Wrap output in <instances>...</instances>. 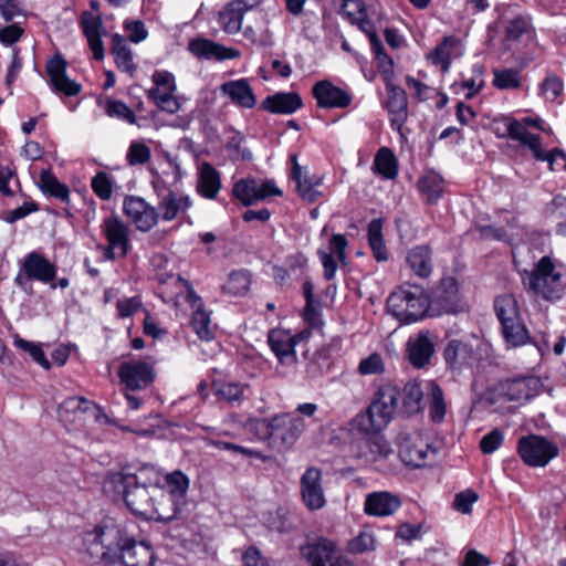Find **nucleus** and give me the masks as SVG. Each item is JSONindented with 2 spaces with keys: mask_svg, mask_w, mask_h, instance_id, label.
Returning <instances> with one entry per match:
<instances>
[{
  "mask_svg": "<svg viewBox=\"0 0 566 566\" xmlns=\"http://www.w3.org/2000/svg\"><path fill=\"white\" fill-rule=\"evenodd\" d=\"M160 481V473L154 465L143 464L135 472L130 467H125L109 473L105 488L119 496L134 515L146 518L153 512L154 489L158 488Z\"/></svg>",
  "mask_w": 566,
  "mask_h": 566,
  "instance_id": "obj_1",
  "label": "nucleus"
},
{
  "mask_svg": "<svg viewBox=\"0 0 566 566\" xmlns=\"http://www.w3.org/2000/svg\"><path fill=\"white\" fill-rule=\"evenodd\" d=\"M156 361L150 357L146 359L123 360L117 369L120 390L123 391L128 407L132 410L138 409L144 400L135 392L150 387L156 379Z\"/></svg>",
  "mask_w": 566,
  "mask_h": 566,
  "instance_id": "obj_2",
  "label": "nucleus"
},
{
  "mask_svg": "<svg viewBox=\"0 0 566 566\" xmlns=\"http://www.w3.org/2000/svg\"><path fill=\"white\" fill-rule=\"evenodd\" d=\"M400 389L391 384L379 387L367 410L356 418L359 431L378 433L391 421L398 406Z\"/></svg>",
  "mask_w": 566,
  "mask_h": 566,
  "instance_id": "obj_3",
  "label": "nucleus"
},
{
  "mask_svg": "<svg viewBox=\"0 0 566 566\" xmlns=\"http://www.w3.org/2000/svg\"><path fill=\"white\" fill-rule=\"evenodd\" d=\"M120 537L122 531L114 523L96 526L83 534V553L91 564L103 562L105 566H116Z\"/></svg>",
  "mask_w": 566,
  "mask_h": 566,
  "instance_id": "obj_4",
  "label": "nucleus"
},
{
  "mask_svg": "<svg viewBox=\"0 0 566 566\" xmlns=\"http://www.w3.org/2000/svg\"><path fill=\"white\" fill-rule=\"evenodd\" d=\"M390 313L402 324H410L431 314L429 294L422 286L405 283L387 298Z\"/></svg>",
  "mask_w": 566,
  "mask_h": 566,
  "instance_id": "obj_5",
  "label": "nucleus"
},
{
  "mask_svg": "<svg viewBox=\"0 0 566 566\" xmlns=\"http://www.w3.org/2000/svg\"><path fill=\"white\" fill-rule=\"evenodd\" d=\"M522 282L527 292L545 301L556 302L563 297L562 274L555 271V264L547 255L538 260L534 270L522 273Z\"/></svg>",
  "mask_w": 566,
  "mask_h": 566,
  "instance_id": "obj_6",
  "label": "nucleus"
},
{
  "mask_svg": "<svg viewBox=\"0 0 566 566\" xmlns=\"http://www.w3.org/2000/svg\"><path fill=\"white\" fill-rule=\"evenodd\" d=\"M305 430L301 417L281 413L272 417L270 447L284 452L291 449Z\"/></svg>",
  "mask_w": 566,
  "mask_h": 566,
  "instance_id": "obj_7",
  "label": "nucleus"
},
{
  "mask_svg": "<svg viewBox=\"0 0 566 566\" xmlns=\"http://www.w3.org/2000/svg\"><path fill=\"white\" fill-rule=\"evenodd\" d=\"M517 452L531 467H545L558 455V447L544 437L530 434L518 440Z\"/></svg>",
  "mask_w": 566,
  "mask_h": 566,
  "instance_id": "obj_8",
  "label": "nucleus"
},
{
  "mask_svg": "<svg viewBox=\"0 0 566 566\" xmlns=\"http://www.w3.org/2000/svg\"><path fill=\"white\" fill-rule=\"evenodd\" d=\"M300 551L311 566H354L350 560L338 555L334 542L323 537L301 546Z\"/></svg>",
  "mask_w": 566,
  "mask_h": 566,
  "instance_id": "obj_9",
  "label": "nucleus"
},
{
  "mask_svg": "<svg viewBox=\"0 0 566 566\" xmlns=\"http://www.w3.org/2000/svg\"><path fill=\"white\" fill-rule=\"evenodd\" d=\"M232 195L244 207L270 197L282 196V191L273 180H258L253 177L242 178L234 182Z\"/></svg>",
  "mask_w": 566,
  "mask_h": 566,
  "instance_id": "obj_10",
  "label": "nucleus"
},
{
  "mask_svg": "<svg viewBox=\"0 0 566 566\" xmlns=\"http://www.w3.org/2000/svg\"><path fill=\"white\" fill-rule=\"evenodd\" d=\"M436 450L419 432L401 433L399 436V457L401 461L412 468H421L427 464L429 454Z\"/></svg>",
  "mask_w": 566,
  "mask_h": 566,
  "instance_id": "obj_11",
  "label": "nucleus"
},
{
  "mask_svg": "<svg viewBox=\"0 0 566 566\" xmlns=\"http://www.w3.org/2000/svg\"><path fill=\"white\" fill-rule=\"evenodd\" d=\"M186 505V500H180L174 494L166 493L160 484H158V488L154 489V501L151 502L153 512L147 514L146 520H155L165 523L179 520L182 517Z\"/></svg>",
  "mask_w": 566,
  "mask_h": 566,
  "instance_id": "obj_12",
  "label": "nucleus"
},
{
  "mask_svg": "<svg viewBox=\"0 0 566 566\" xmlns=\"http://www.w3.org/2000/svg\"><path fill=\"white\" fill-rule=\"evenodd\" d=\"M123 211L140 232L150 231L158 223L160 217L157 208L137 196H127L124 199Z\"/></svg>",
  "mask_w": 566,
  "mask_h": 566,
  "instance_id": "obj_13",
  "label": "nucleus"
},
{
  "mask_svg": "<svg viewBox=\"0 0 566 566\" xmlns=\"http://www.w3.org/2000/svg\"><path fill=\"white\" fill-rule=\"evenodd\" d=\"M312 95L319 108H347L353 102L349 91L335 85L329 80L316 82L312 87Z\"/></svg>",
  "mask_w": 566,
  "mask_h": 566,
  "instance_id": "obj_14",
  "label": "nucleus"
},
{
  "mask_svg": "<svg viewBox=\"0 0 566 566\" xmlns=\"http://www.w3.org/2000/svg\"><path fill=\"white\" fill-rule=\"evenodd\" d=\"M300 492L304 505L311 511H317L325 506L326 499L322 485V471L310 467L301 476Z\"/></svg>",
  "mask_w": 566,
  "mask_h": 566,
  "instance_id": "obj_15",
  "label": "nucleus"
},
{
  "mask_svg": "<svg viewBox=\"0 0 566 566\" xmlns=\"http://www.w3.org/2000/svg\"><path fill=\"white\" fill-rule=\"evenodd\" d=\"M431 315L454 313L459 307L458 284L453 277L441 279L429 295Z\"/></svg>",
  "mask_w": 566,
  "mask_h": 566,
  "instance_id": "obj_16",
  "label": "nucleus"
},
{
  "mask_svg": "<svg viewBox=\"0 0 566 566\" xmlns=\"http://www.w3.org/2000/svg\"><path fill=\"white\" fill-rule=\"evenodd\" d=\"M155 553L148 544L120 537L116 566H154Z\"/></svg>",
  "mask_w": 566,
  "mask_h": 566,
  "instance_id": "obj_17",
  "label": "nucleus"
},
{
  "mask_svg": "<svg viewBox=\"0 0 566 566\" xmlns=\"http://www.w3.org/2000/svg\"><path fill=\"white\" fill-rule=\"evenodd\" d=\"M434 352L433 335L428 329L420 331L407 342V360L417 369L428 366Z\"/></svg>",
  "mask_w": 566,
  "mask_h": 566,
  "instance_id": "obj_18",
  "label": "nucleus"
},
{
  "mask_svg": "<svg viewBox=\"0 0 566 566\" xmlns=\"http://www.w3.org/2000/svg\"><path fill=\"white\" fill-rule=\"evenodd\" d=\"M388 99L385 108L390 115V125L401 134L402 126L408 119V96L406 91L394 84L391 78L385 80Z\"/></svg>",
  "mask_w": 566,
  "mask_h": 566,
  "instance_id": "obj_19",
  "label": "nucleus"
},
{
  "mask_svg": "<svg viewBox=\"0 0 566 566\" xmlns=\"http://www.w3.org/2000/svg\"><path fill=\"white\" fill-rule=\"evenodd\" d=\"M67 62L61 54H55L48 60L45 71L50 77V84L54 91L66 96H76L82 86L66 75Z\"/></svg>",
  "mask_w": 566,
  "mask_h": 566,
  "instance_id": "obj_20",
  "label": "nucleus"
},
{
  "mask_svg": "<svg viewBox=\"0 0 566 566\" xmlns=\"http://www.w3.org/2000/svg\"><path fill=\"white\" fill-rule=\"evenodd\" d=\"M442 357L448 369L453 373H461L472 366L475 353L470 343L463 339L452 338L446 344Z\"/></svg>",
  "mask_w": 566,
  "mask_h": 566,
  "instance_id": "obj_21",
  "label": "nucleus"
},
{
  "mask_svg": "<svg viewBox=\"0 0 566 566\" xmlns=\"http://www.w3.org/2000/svg\"><path fill=\"white\" fill-rule=\"evenodd\" d=\"M21 271L28 279L48 284L55 280L57 268L42 253L32 251L25 255Z\"/></svg>",
  "mask_w": 566,
  "mask_h": 566,
  "instance_id": "obj_22",
  "label": "nucleus"
},
{
  "mask_svg": "<svg viewBox=\"0 0 566 566\" xmlns=\"http://www.w3.org/2000/svg\"><path fill=\"white\" fill-rule=\"evenodd\" d=\"M107 243L117 247L118 256L125 259L130 248L129 228L117 216H108L101 226Z\"/></svg>",
  "mask_w": 566,
  "mask_h": 566,
  "instance_id": "obj_23",
  "label": "nucleus"
},
{
  "mask_svg": "<svg viewBox=\"0 0 566 566\" xmlns=\"http://www.w3.org/2000/svg\"><path fill=\"white\" fill-rule=\"evenodd\" d=\"M188 49L198 59L224 61L240 56L238 50L227 48L208 39H193L189 42Z\"/></svg>",
  "mask_w": 566,
  "mask_h": 566,
  "instance_id": "obj_24",
  "label": "nucleus"
},
{
  "mask_svg": "<svg viewBox=\"0 0 566 566\" xmlns=\"http://www.w3.org/2000/svg\"><path fill=\"white\" fill-rule=\"evenodd\" d=\"M269 345L281 364L292 365L296 361L295 345L301 335H291L282 329H273L269 333Z\"/></svg>",
  "mask_w": 566,
  "mask_h": 566,
  "instance_id": "obj_25",
  "label": "nucleus"
},
{
  "mask_svg": "<svg viewBox=\"0 0 566 566\" xmlns=\"http://www.w3.org/2000/svg\"><path fill=\"white\" fill-rule=\"evenodd\" d=\"M401 506L399 496L386 492H373L367 494L364 511L371 516H389L392 515Z\"/></svg>",
  "mask_w": 566,
  "mask_h": 566,
  "instance_id": "obj_26",
  "label": "nucleus"
},
{
  "mask_svg": "<svg viewBox=\"0 0 566 566\" xmlns=\"http://www.w3.org/2000/svg\"><path fill=\"white\" fill-rule=\"evenodd\" d=\"M538 380L534 377H523L506 380L501 384V395L507 401H527L536 394Z\"/></svg>",
  "mask_w": 566,
  "mask_h": 566,
  "instance_id": "obj_27",
  "label": "nucleus"
},
{
  "mask_svg": "<svg viewBox=\"0 0 566 566\" xmlns=\"http://www.w3.org/2000/svg\"><path fill=\"white\" fill-rule=\"evenodd\" d=\"M303 105L302 98L295 92H280L266 96L262 102V108L273 114L290 115L300 109Z\"/></svg>",
  "mask_w": 566,
  "mask_h": 566,
  "instance_id": "obj_28",
  "label": "nucleus"
},
{
  "mask_svg": "<svg viewBox=\"0 0 566 566\" xmlns=\"http://www.w3.org/2000/svg\"><path fill=\"white\" fill-rule=\"evenodd\" d=\"M493 132L499 138H510L520 142L531 135L525 125L510 115H497L492 120Z\"/></svg>",
  "mask_w": 566,
  "mask_h": 566,
  "instance_id": "obj_29",
  "label": "nucleus"
},
{
  "mask_svg": "<svg viewBox=\"0 0 566 566\" xmlns=\"http://www.w3.org/2000/svg\"><path fill=\"white\" fill-rule=\"evenodd\" d=\"M220 90L232 103L240 107L253 108L256 104V97L249 82L244 78L226 82L220 86Z\"/></svg>",
  "mask_w": 566,
  "mask_h": 566,
  "instance_id": "obj_30",
  "label": "nucleus"
},
{
  "mask_svg": "<svg viewBox=\"0 0 566 566\" xmlns=\"http://www.w3.org/2000/svg\"><path fill=\"white\" fill-rule=\"evenodd\" d=\"M291 160L293 165L291 177L296 182V188L300 196L308 202L316 201L321 196V192L316 189V187L322 184V179L303 175L302 167L297 163L296 154L291 156Z\"/></svg>",
  "mask_w": 566,
  "mask_h": 566,
  "instance_id": "obj_31",
  "label": "nucleus"
},
{
  "mask_svg": "<svg viewBox=\"0 0 566 566\" xmlns=\"http://www.w3.org/2000/svg\"><path fill=\"white\" fill-rule=\"evenodd\" d=\"M221 189L220 172L209 163L199 168L197 191L207 199H216Z\"/></svg>",
  "mask_w": 566,
  "mask_h": 566,
  "instance_id": "obj_32",
  "label": "nucleus"
},
{
  "mask_svg": "<svg viewBox=\"0 0 566 566\" xmlns=\"http://www.w3.org/2000/svg\"><path fill=\"white\" fill-rule=\"evenodd\" d=\"M191 206L188 196L178 195L172 190L161 196L158 208L161 211V218L165 221L175 220L181 212H186Z\"/></svg>",
  "mask_w": 566,
  "mask_h": 566,
  "instance_id": "obj_33",
  "label": "nucleus"
},
{
  "mask_svg": "<svg viewBox=\"0 0 566 566\" xmlns=\"http://www.w3.org/2000/svg\"><path fill=\"white\" fill-rule=\"evenodd\" d=\"M111 53L115 56V64L119 71L134 75L137 65L134 63L133 52L123 35L118 33L113 35Z\"/></svg>",
  "mask_w": 566,
  "mask_h": 566,
  "instance_id": "obj_34",
  "label": "nucleus"
},
{
  "mask_svg": "<svg viewBox=\"0 0 566 566\" xmlns=\"http://www.w3.org/2000/svg\"><path fill=\"white\" fill-rule=\"evenodd\" d=\"M407 263L419 277L426 279L432 272V252L427 245L412 248L407 255Z\"/></svg>",
  "mask_w": 566,
  "mask_h": 566,
  "instance_id": "obj_35",
  "label": "nucleus"
},
{
  "mask_svg": "<svg viewBox=\"0 0 566 566\" xmlns=\"http://www.w3.org/2000/svg\"><path fill=\"white\" fill-rule=\"evenodd\" d=\"M419 191L426 197L429 205L437 203L444 191V180L436 171H427L418 181Z\"/></svg>",
  "mask_w": 566,
  "mask_h": 566,
  "instance_id": "obj_36",
  "label": "nucleus"
},
{
  "mask_svg": "<svg viewBox=\"0 0 566 566\" xmlns=\"http://www.w3.org/2000/svg\"><path fill=\"white\" fill-rule=\"evenodd\" d=\"M384 220L381 218L373 219L368 224V244L377 262L388 260V251L382 237Z\"/></svg>",
  "mask_w": 566,
  "mask_h": 566,
  "instance_id": "obj_37",
  "label": "nucleus"
},
{
  "mask_svg": "<svg viewBox=\"0 0 566 566\" xmlns=\"http://www.w3.org/2000/svg\"><path fill=\"white\" fill-rule=\"evenodd\" d=\"M423 391L420 385L416 381H409L400 390L401 409L402 412L411 416L419 412L422 409Z\"/></svg>",
  "mask_w": 566,
  "mask_h": 566,
  "instance_id": "obj_38",
  "label": "nucleus"
},
{
  "mask_svg": "<svg viewBox=\"0 0 566 566\" xmlns=\"http://www.w3.org/2000/svg\"><path fill=\"white\" fill-rule=\"evenodd\" d=\"M460 40L453 35L444 36L443 41L429 54L432 64L441 65L442 72H448L453 56V50L458 48Z\"/></svg>",
  "mask_w": 566,
  "mask_h": 566,
  "instance_id": "obj_39",
  "label": "nucleus"
},
{
  "mask_svg": "<svg viewBox=\"0 0 566 566\" xmlns=\"http://www.w3.org/2000/svg\"><path fill=\"white\" fill-rule=\"evenodd\" d=\"M39 187L42 192L60 199L63 202L70 200V189L65 184H62L57 178L48 170H42L39 178Z\"/></svg>",
  "mask_w": 566,
  "mask_h": 566,
  "instance_id": "obj_40",
  "label": "nucleus"
},
{
  "mask_svg": "<svg viewBox=\"0 0 566 566\" xmlns=\"http://www.w3.org/2000/svg\"><path fill=\"white\" fill-rule=\"evenodd\" d=\"M374 167L385 179H395L398 176L397 158L392 150L387 147H382L377 151Z\"/></svg>",
  "mask_w": 566,
  "mask_h": 566,
  "instance_id": "obj_41",
  "label": "nucleus"
},
{
  "mask_svg": "<svg viewBox=\"0 0 566 566\" xmlns=\"http://www.w3.org/2000/svg\"><path fill=\"white\" fill-rule=\"evenodd\" d=\"M501 327L504 339L514 347L524 345L530 339L528 332L522 318L503 322L501 323Z\"/></svg>",
  "mask_w": 566,
  "mask_h": 566,
  "instance_id": "obj_42",
  "label": "nucleus"
},
{
  "mask_svg": "<svg viewBox=\"0 0 566 566\" xmlns=\"http://www.w3.org/2000/svg\"><path fill=\"white\" fill-rule=\"evenodd\" d=\"M95 408V405L83 397H69L59 405L57 413L61 420L72 421L71 415L75 417L77 412L86 413Z\"/></svg>",
  "mask_w": 566,
  "mask_h": 566,
  "instance_id": "obj_43",
  "label": "nucleus"
},
{
  "mask_svg": "<svg viewBox=\"0 0 566 566\" xmlns=\"http://www.w3.org/2000/svg\"><path fill=\"white\" fill-rule=\"evenodd\" d=\"M494 311L500 323L521 318L520 307L512 294H503L495 298Z\"/></svg>",
  "mask_w": 566,
  "mask_h": 566,
  "instance_id": "obj_44",
  "label": "nucleus"
},
{
  "mask_svg": "<svg viewBox=\"0 0 566 566\" xmlns=\"http://www.w3.org/2000/svg\"><path fill=\"white\" fill-rule=\"evenodd\" d=\"M212 389L218 399L232 403L242 399L244 385L237 381L214 380Z\"/></svg>",
  "mask_w": 566,
  "mask_h": 566,
  "instance_id": "obj_45",
  "label": "nucleus"
},
{
  "mask_svg": "<svg viewBox=\"0 0 566 566\" xmlns=\"http://www.w3.org/2000/svg\"><path fill=\"white\" fill-rule=\"evenodd\" d=\"M243 17L242 9H238L229 2L219 13V22L224 32L235 34L242 28Z\"/></svg>",
  "mask_w": 566,
  "mask_h": 566,
  "instance_id": "obj_46",
  "label": "nucleus"
},
{
  "mask_svg": "<svg viewBox=\"0 0 566 566\" xmlns=\"http://www.w3.org/2000/svg\"><path fill=\"white\" fill-rule=\"evenodd\" d=\"M251 284V273L248 270H238L230 273L223 291L233 296L244 295Z\"/></svg>",
  "mask_w": 566,
  "mask_h": 566,
  "instance_id": "obj_47",
  "label": "nucleus"
},
{
  "mask_svg": "<svg viewBox=\"0 0 566 566\" xmlns=\"http://www.w3.org/2000/svg\"><path fill=\"white\" fill-rule=\"evenodd\" d=\"M175 91H161L158 87H151L147 91L148 99L153 101L161 111L175 114L179 111L180 104L174 95Z\"/></svg>",
  "mask_w": 566,
  "mask_h": 566,
  "instance_id": "obj_48",
  "label": "nucleus"
},
{
  "mask_svg": "<svg viewBox=\"0 0 566 566\" xmlns=\"http://www.w3.org/2000/svg\"><path fill=\"white\" fill-rule=\"evenodd\" d=\"M331 346L322 347L315 352L313 358L307 364L306 373L311 377H317L329 370L332 365Z\"/></svg>",
  "mask_w": 566,
  "mask_h": 566,
  "instance_id": "obj_49",
  "label": "nucleus"
},
{
  "mask_svg": "<svg viewBox=\"0 0 566 566\" xmlns=\"http://www.w3.org/2000/svg\"><path fill=\"white\" fill-rule=\"evenodd\" d=\"M105 113L112 118H117L128 124H136L137 117L134 111L123 101L107 98L105 103Z\"/></svg>",
  "mask_w": 566,
  "mask_h": 566,
  "instance_id": "obj_50",
  "label": "nucleus"
},
{
  "mask_svg": "<svg viewBox=\"0 0 566 566\" xmlns=\"http://www.w3.org/2000/svg\"><path fill=\"white\" fill-rule=\"evenodd\" d=\"M165 481L168 488L166 493L174 494L180 500H186L187 491L189 489V479L182 471L176 470L168 473L165 476Z\"/></svg>",
  "mask_w": 566,
  "mask_h": 566,
  "instance_id": "obj_51",
  "label": "nucleus"
},
{
  "mask_svg": "<svg viewBox=\"0 0 566 566\" xmlns=\"http://www.w3.org/2000/svg\"><path fill=\"white\" fill-rule=\"evenodd\" d=\"M93 192L103 201L113 196L114 182L106 171H98L91 180Z\"/></svg>",
  "mask_w": 566,
  "mask_h": 566,
  "instance_id": "obj_52",
  "label": "nucleus"
},
{
  "mask_svg": "<svg viewBox=\"0 0 566 566\" xmlns=\"http://www.w3.org/2000/svg\"><path fill=\"white\" fill-rule=\"evenodd\" d=\"M14 345L21 350L28 353L30 357L44 369H50L51 363L44 355L43 349L36 343L21 338L20 336L14 337Z\"/></svg>",
  "mask_w": 566,
  "mask_h": 566,
  "instance_id": "obj_53",
  "label": "nucleus"
},
{
  "mask_svg": "<svg viewBox=\"0 0 566 566\" xmlns=\"http://www.w3.org/2000/svg\"><path fill=\"white\" fill-rule=\"evenodd\" d=\"M151 158L150 148L142 142L133 140L126 153V161L129 166L147 164Z\"/></svg>",
  "mask_w": 566,
  "mask_h": 566,
  "instance_id": "obj_54",
  "label": "nucleus"
},
{
  "mask_svg": "<svg viewBox=\"0 0 566 566\" xmlns=\"http://www.w3.org/2000/svg\"><path fill=\"white\" fill-rule=\"evenodd\" d=\"M210 315L208 312L198 307L191 316V326L200 339L209 340L213 337L210 329Z\"/></svg>",
  "mask_w": 566,
  "mask_h": 566,
  "instance_id": "obj_55",
  "label": "nucleus"
},
{
  "mask_svg": "<svg viewBox=\"0 0 566 566\" xmlns=\"http://www.w3.org/2000/svg\"><path fill=\"white\" fill-rule=\"evenodd\" d=\"M446 416V402L443 391L439 385L432 384L430 392V418L433 422L440 423Z\"/></svg>",
  "mask_w": 566,
  "mask_h": 566,
  "instance_id": "obj_56",
  "label": "nucleus"
},
{
  "mask_svg": "<svg viewBox=\"0 0 566 566\" xmlns=\"http://www.w3.org/2000/svg\"><path fill=\"white\" fill-rule=\"evenodd\" d=\"M493 85L499 90L518 88L521 86L520 74L514 69L494 70Z\"/></svg>",
  "mask_w": 566,
  "mask_h": 566,
  "instance_id": "obj_57",
  "label": "nucleus"
},
{
  "mask_svg": "<svg viewBox=\"0 0 566 566\" xmlns=\"http://www.w3.org/2000/svg\"><path fill=\"white\" fill-rule=\"evenodd\" d=\"M232 136L227 142L226 148L230 153V157L232 160H251L252 153L248 148H242V144L244 142V136L238 132L232 129Z\"/></svg>",
  "mask_w": 566,
  "mask_h": 566,
  "instance_id": "obj_58",
  "label": "nucleus"
},
{
  "mask_svg": "<svg viewBox=\"0 0 566 566\" xmlns=\"http://www.w3.org/2000/svg\"><path fill=\"white\" fill-rule=\"evenodd\" d=\"M531 30H532L531 19L525 15H517L509 22V24L506 27V32H505V40L517 41L524 34L530 33Z\"/></svg>",
  "mask_w": 566,
  "mask_h": 566,
  "instance_id": "obj_59",
  "label": "nucleus"
},
{
  "mask_svg": "<svg viewBox=\"0 0 566 566\" xmlns=\"http://www.w3.org/2000/svg\"><path fill=\"white\" fill-rule=\"evenodd\" d=\"M366 446L369 450L373 461L380 459H387L394 453L390 443L381 436H376L366 441Z\"/></svg>",
  "mask_w": 566,
  "mask_h": 566,
  "instance_id": "obj_60",
  "label": "nucleus"
},
{
  "mask_svg": "<svg viewBox=\"0 0 566 566\" xmlns=\"http://www.w3.org/2000/svg\"><path fill=\"white\" fill-rule=\"evenodd\" d=\"M80 24L85 38L102 35L104 27L101 15H94L90 11H84L80 18Z\"/></svg>",
  "mask_w": 566,
  "mask_h": 566,
  "instance_id": "obj_61",
  "label": "nucleus"
},
{
  "mask_svg": "<svg viewBox=\"0 0 566 566\" xmlns=\"http://www.w3.org/2000/svg\"><path fill=\"white\" fill-rule=\"evenodd\" d=\"M563 81L555 74H548L541 84V92L547 101L554 102L562 94Z\"/></svg>",
  "mask_w": 566,
  "mask_h": 566,
  "instance_id": "obj_62",
  "label": "nucleus"
},
{
  "mask_svg": "<svg viewBox=\"0 0 566 566\" xmlns=\"http://www.w3.org/2000/svg\"><path fill=\"white\" fill-rule=\"evenodd\" d=\"M478 500V493L471 489H467L455 495L452 507L462 514H470L472 512V505Z\"/></svg>",
  "mask_w": 566,
  "mask_h": 566,
  "instance_id": "obj_63",
  "label": "nucleus"
},
{
  "mask_svg": "<svg viewBox=\"0 0 566 566\" xmlns=\"http://www.w3.org/2000/svg\"><path fill=\"white\" fill-rule=\"evenodd\" d=\"M340 12L354 24V22L361 20V17L366 14V9L361 0H343Z\"/></svg>",
  "mask_w": 566,
  "mask_h": 566,
  "instance_id": "obj_64",
  "label": "nucleus"
}]
</instances>
